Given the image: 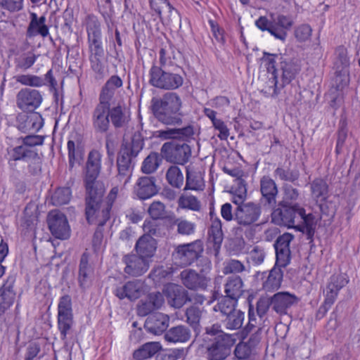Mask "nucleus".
I'll list each match as a JSON object with an SVG mask.
<instances>
[{
	"label": "nucleus",
	"mask_w": 360,
	"mask_h": 360,
	"mask_svg": "<svg viewBox=\"0 0 360 360\" xmlns=\"http://www.w3.org/2000/svg\"><path fill=\"white\" fill-rule=\"evenodd\" d=\"M169 227L170 229L175 227L176 234L183 237L193 235L196 230V224L194 222L183 217H176L175 216L169 218Z\"/></svg>",
	"instance_id": "nucleus-36"
},
{
	"label": "nucleus",
	"mask_w": 360,
	"mask_h": 360,
	"mask_svg": "<svg viewBox=\"0 0 360 360\" xmlns=\"http://www.w3.org/2000/svg\"><path fill=\"white\" fill-rule=\"evenodd\" d=\"M108 115L110 123L115 129L126 127L131 120L130 111L124 103L120 102L113 106L108 103Z\"/></svg>",
	"instance_id": "nucleus-22"
},
{
	"label": "nucleus",
	"mask_w": 360,
	"mask_h": 360,
	"mask_svg": "<svg viewBox=\"0 0 360 360\" xmlns=\"http://www.w3.org/2000/svg\"><path fill=\"white\" fill-rule=\"evenodd\" d=\"M261 202L264 207L273 210L276 205V197L278 193L277 185L269 176H264L260 179Z\"/></svg>",
	"instance_id": "nucleus-20"
},
{
	"label": "nucleus",
	"mask_w": 360,
	"mask_h": 360,
	"mask_svg": "<svg viewBox=\"0 0 360 360\" xmlns=\"http://www.w3.org/2000/svg\"><path fill=\"white\" fill-rule=\"evenodd\" d=\"M157 179L153 176H143L139 177L134 186L133 194L141 200H147L158 193L156 185Z\"/></svg>",
	"instance_id": "nucleus-19"
},
{
	"label": "nucleus",
	"mask_w": 360,
	"mask_h": 360,
	"mask_svg": "<svg viewBox=\"0 0 360 360\" xmlns=\"http://www.w3.org/2000/svg\"><path fill=\"white\" fill-rule=\"evenodd\" d=\"M162 17L163 18L160 20L166 25H174L180 24V15L178 11L171 4L163 11Z\"/></svg>",
	"instance_id": "nucleus-56"
},
{
	"label": "nucleus",
	"mask_w": 360,
	"mask_h": 360,
	"mask_svg": "<svg viewBox=\"0 0 360 360\" xmlns=\"http://www.w3.org/2000/svg\"><path fill=\"white\" fill-rule=\"evenodd\" d=\"M161 349L162 345L159 342H149L136 349L133 356L136 360H145L153 357Z\"/></svg>",
	"instance_id": "nucleus-43"
},
{
	"label": "nucleus",
	"mask_w": 360,
	"mask_h": 360,
	"mask_svg": "<svg viewBox=\"0 0 360 360\" xmlns=\"http://www.w3.org/2000/svg\"><path fill=\"white\" fill-rule=\"evenodd\" d=\"M186 322L195 330L199 329L202 309L199 306L191 305L186 310Z\"/></svg>",
	"instance_id": "nucleus-51"
},
{
	"label": "nucleus",
	"mask_w": 360,
	"mask_h": 360,
	"mask_svg": "<svg viewBox=\"0 0 360 360\" xmlns=\"http://www.w3.org/2000/svg\"><path fill=\"white\" fill-rule=\"evenodd\" d=\"M67 146L68 150L69 168L72 169L75 162L79 163L82 159V152L79 147L76 148L75 142L72 140L68 141Z\"/></svg>",
	"instance_id": "nucleus-61"
},
{
	"label": "nucleus",
	"mask_w": 360,
	"mask_h": 360,
	"mask_svg": "<svg viewBox=\"0 0 360 360\" xmlns=\"http://www.w3.org/2000/svg\"><path fill=\"white\" fill-rule=\"evenodd\" d=\"M89 253L84 252L79 260L78 282L80 288L83 289L91 285L94 276V267L89 262Z\"/></svg>",
	"instance_id": "nucleus-30"
},
{
	"label": "nucleus",
	"mask_w": 360,
	"mask_h": 360,
	"mask_svg": "<svg viewBox=\"0 0 360 360\" xmlns=\"http://www.w3.org/2000/svg\"><path fill=\"white\" fill-rule=\"evenodd\" d=\"M191 337V332L188 327L179 325L170 328L165 333L164 338L168 342L184 343L188 342Z\"/></svg>",
	"instance_id": "nucleus-38"
},
{
	"label": "nucleus",
	"mask_w": 360,
	"mask_h": 360,
	"mask_svg": "<svg viewBox=\"0 0 360 360\" xmlns=\"http://www.w3.org/2000/svg\"><path fill=\"white\" fill-rule=\"evenodd\" d=\"M143 283L139 280L127 282L124 285L115 290V295L120 300L127 298L130 301L139 298L143 293Z\"/></svg>",
	"instance_id": "nucleus-25"
},
{
	"label": "nucleus",
	"mask_w": 360,
	"mask_h": 360,
	"mask_svg": "<svg viewBox=\"0 0 360 360\" xmlns=\"http://www.w3.org/2000/svg\"><path fill=\"white\" fill-rule=\"evenodd\" d=\"M310 187L312 198L316 201H323L327 198L328 185L324 179L321 178L315 179L311 183Z\"/></svg>",
	"instance_id": "nucleus-46"
},
{
	"label": "nucleus",
	"mask_w": 360,
	"mask_h": 360,
	"mask_svg": "<svg viewBox=\"0 0 360 360\" xmlns=\"http://www.w3.org/2000/svg\"><path fill=\"white\" fill-rule=\"evenodd\" d=\"M156 240L150 236H142L137 240L135 249L139 255L145 257H150L155 253L157 248Z\"/></svg>",
	"instance_id": "nucleus-42"
},
{
	"label": "nucleus",
	"mask_w": 360,
	"mask_h": 360,
	"mask_svg": "<svg viewBox=\"0 0 360 360\" xmlns=\"http://www.w3.org/2000/svg\"><path fill=\"white\" fill-rule=\"evenodd\" d=\"M166 179L169 185L180 188L184 181V174L177 166H171L166 172Z\"/></svg>",
	"instance_id": "nucleus-49"
},
{
	"label": "nucleus",
	"mask_w": 360,
	"mask_h": 360,
	"mask_svg": "<svg viewBox=\"0 0 360 360\" xmlns=\"http://www.w3.org/2000/svg\"><path fill=\"white\" fill-rule=\"evenodd\" d=\"M118 193V188L114 187L110 191L108 195V200L105 201L104 194L102 196L101 202L98 207H95L96 210L92 216H89L86 212V202L85 201V215L89 224H96L100 226H103L110 219V212L112 203L115 200Z\"/></svg>",
	"instance_id": "nucleus-13"
},
{
	"label": "nucleus",
	"mask_w": 360,
	"mask_h": 360,
	"mask_svg": "<svg viewBox=\"0 0 360 360\" xmlns=\"http://www.w3.org/2000/svg\"><path fill=\"white\" fill-rule=\"evenodd\" d=\"M294 239V236L285 233L279 236L274 243L276 251V265L280 267H286L290 262V243Z\"/></svg>",
	"instance_id": "nucleus-18"
},
{
	"label": "nucleus",
	"mask_w": 360,
	"mask_h": 360,
	"mask_svg": "<svg viewBox=\"0 0 360 360\" xmlns=\"http://www.w3.org/2000/svg\"><path fill=\"white\" fill-rule=\"evenodd\" d=\"M101 169V154L96 150L89 152L86 163V171L84 176L85 188V200L86 212L89 216L95 212L101 202V198L105 193L103 182L98 179Z\"/></svg>",
	"instance_id": "nucleus-2"
},
{
	"label": "nucleus",
	"mask_w": 360,
	"mask_h": 360,
	"mask_svg": "<svg viewBox=\"0 0 360 360\" xmlns=\"http://www.w3.org/2000/svg\"><path fill=\"white\" fill-rule=\"evenodd\" d=\"M349 281V278L346 274H334L330 276L326 287L324 302L319 307L316 314L317 319H321L326 316L335 303L340 290L346 286Z\"/></svg>",
	"instance_id": "nucleus-7"
},
{
	"label": "nucleus",
	"mask_w": 360,
	"mask_h": 360,
	"mask_svg": "<svg viewBox=\"0 0 360 360\" xmlns=\"http://www.w3.org/2000/svg\"><path fill=\"white\" fill-rule=\"evenodd\" d=\"M164 303V297L160 292L150 293L145 300H141L137 307L138 315L146 316L159 309Z\"/></svg>",
	"instance_id": "nucleus-29"
},
{
	"label": "nucleus",
	"mask_w": 360,
	"mask_h": 360,
	"mask_svg": "<svg viewBox=\"0 0 360 360\" xmlns=\"http://www.w3.org/2000/svg\"><path fill=\"white\" fill-rule=\"evenodd\" d=\"M47 222L51 233L56 238L63 240L70 236V226L66 217L62 212L57 210L50 212Z\"/></svg>",
	"instance_id": "nucleus-17"
},
{
	"label": "nucleus",
	"mask_w": 360,
	"mask_h": 360,
	"mask_svg": "<svg viewBox=\"0 0 360 360\" xmlns=\"http://www.w3.org/2000/svg\"><path fill=\"white\" fill-rule=\"evenodd\" d=\"M283 272L281 267L275 266L269 272L266 280L263 283V288L266 291L277 290L281 284Z\"/></svg>",
	"instance_id": "nucleus-44"
},
{
	"label": "nucleus",
	"mask_w": 360,
	"mask_h": 360,
	"mask_svg": "<svg viewBox=\"0 0 360 360\" xmlns=\"http://www.w3.org/2000/svg\"><path fill=\"white\" fill-rule=\"evenodd\" d=\"M37 150L25 146H16L12 150L11 158L13 160H23L26 162L41 157Z\"/></svg>",
	"instance_id": "nucleus-45"
},
{
	"label": "nucleus",
	"mask_w": 360,
	"mask_h": 360,
	"mask_svg": "<svg viewBox=\"0 0 360 360\" xmlns=\"http://www.w3.org/2000/svg\"><path fill=\"white\" fill-rule=\"evenodd\" d=\"M316 226V222L315 221L314 216L311 213L307 214L305 210L304 209V214H302L301 217H298L297 224L295 228L306 234L307 240L312 241Z\"/></svg>",
	"instance_id": "nucleus-39"
},
{
	"label": "nucleus",
	"mask_w": 360,
	"mask_h": 360,
	"mask_svg": "<svg viewBox=\"0 0 360 360\" xmlns=\"http://www.w3.org/2000/svg\"><path fill=\"white\" fill-rule=\"evenodd\" d=\"M143 138L139 131H135L130 142L123 143L117 157V179L125 186L130 181L134 167V159L143 149Z\"/></svg>",
	"instance_id": "nucleus-4"
},
{
	"label": "nucleus",
	"mask_w": 360,
	"mask_h": 360,
	"mask_svg": "<svg viewBox=\"0 0 360 360\" xmlns=\"http://www.w3.org/2000/svg\"><path fill=\"white\" fill-rule=\"evenodd\" d=\"M168 302L175 308H181L188 302V291L178 285H170L165 291Z\"/></svg>",
	"instance_id": "nucleus-34"
},
{
	"label": "nucleus",
	"mask_w": 360,
	"mask_h": 360,
	"mask_svg": "<svg viewBox=\"0 0 360 360\" xmlns=\"http://www.w3.org/2000/svg\"><path fill=\"white\" fill-rule=\"evenodd\" d=\"M71 198V190L69 187L56 189L51 198L52 202L56 206H60L69 202Z\"/></svg>",
	"instance_id": "nucleus-54"
},
{
	"label": "nucleus",
	"mask_w": 360,
	"mask_h": 360,
	"mask_svg": "<svg viewBox=\"0 0 360 360\" xmlns=\"http://www.w3.org/2000/svg\"><path fill=\"white\" fill-rule=\"evenodd\" d=\"M41 93L34 89H22L16 95V105L21 110L34 112L42 102Z\"/></svg>",
	"instance_id": "nucleus-16"
},
{
	"label": "nucleus",
	"mask_w": 360,
	"mask_h": 360,
	"mask_svg": "<svg viewBox=\"0 0 360 360\" xmlns=\"http://www.w3.org/2000/svg\"><path fill=\"white\" fill-rule=\"evenodd\" d=\"M238 300L227 296L222 297L218 303L214 307L215 311H220L221 314L227 316L236 311Z\"/></svg>",
	"instance_id": "nucleus-50"
},
{
	"label": "nucleus",
	"mask_w": 360,
	"mask_h": 360,
	"mask_svg": "<svg viewBox=\"0 0 360 360\" xmlns=\"http://www.w3.org/2000/svg\"><path fill=\"white\" fill-rule=\"evenodd\" d=\"M271 298L272 309L280 315L286 314L288 309L296 302V297L287 292H277Z\"/></svg>",
	"instance_id": "nucleus-33"
},
{
	"label": "nucleus",
	"mask_w": 360,
	"mask_h": 360,
	"mask_svg": "<svg viewBox=\"0 0 360 360\" xmlns=\"http://www.w3.org/2000/svg\"><path fill=\"white\" fill-rule=\"evenodd\" d=\"M151 110L155 119L170 126H180L183 121L182 101L175 92H167L161 98H153Z\"/></svg>",
	"instance_id": "nucleus-3"
},
{
	"label": "nucleus",
	"mask_w": 360,
	"mask_h": 360,
	"mask_svg": "<svg viewBox=\"0 0 360 360\" xmlns=\"http://www.w3.org/2000/svg\"><path fill=\"white\" fill-rule=\"evenodd\" d=\"M173 53L172 48L169 46L162 47L160 50V65H158V68H160L161 69H167V68H172L174 66L176 65L174 64L171 58V54Z\"/></svg>",
	"instance_id": "nucleus-55"
},
{
	"label": "nucleus",
	"mask_w": 360,
	"mask_h": 360,
	"mask_svg": "<svg viewBox=\"0 0 360 360\" xmlns=\"http://www.w3.org/2000/svg\"><path fill=\"white\" fill-rule=\"evenodd\" d=\"M245 270V265L238 259H231L224 263L223 273L226 275L239 274Z\"/></svg>",
	"instance_id": "nucleus-59"
},
{
	"label": "nucleus",
	"mask_w": 360,
	"mask_h": 360,
	"mask_svg": "<svg viewBox=\"0 0 360 360\" xmlns=\"http://www.w3.org/2000/svg\"><path fill=\"white\" fill-rule=\"evenodd\" d=\"M18 128L23 133L37 132L43 127V118L38 112L21 115L18 117Z\"/></svg>",
	"instance_id": "nucleus-27"
},
{
	"label": "nucleus",
	"mask_w": 360,
	"mask_h": 360,
	"mask_svg": "<svg viewBox=\"0 0 360 360\" xmlns=\"http://www.w3.org/2000/svg\"><path fill=\"white\" fill-rule=\"evenodd\" d=\"M169 319L167 315L160 312L150 314L145 321L144 327L149 333L160 335L166 332L169 326Z\"/></svg>",
	"instance_id": "nucleus-26"
},
{
	"label": "nucleus",
	"mask_w": 360,
	"mask_h": 360,
	"mask_svg": "<svg viewBox=\"0 0 360 360\" xmlns=\"http://www.w3.org/2000/svg\"><path fill=\"white\" fill-rule=\"evenodd\" d=\"M205 187L203 174L191 167L186 168V186L184 190L202 191Z\"/></svg>",
	"instance_id": "nucleus-40"
},
{
	"label": "nucleus",
	"mask_w": 360,
	"mask_h": 360,
	"mask_svg": "<svg viewBox=\"0 0 360 360\" xmlns=\"http://www.w3.org/2000/svg\"><path fill=\"white\" fill-rule=\"evenodd\" d=\"M15 283V276L9 275L0 286V315L4 314L15 302L16 297Z\"/></svg>",
	"instance_id": "nucleus-21"
},
{
	"label": "nucleus",
	"mask_w": 360,
	"mask_h": 360,
	"mask_svg": "<svg viewBox=\"0 0 360 360\" xmlns=\"http://www.w3.org/2000/svg\"><path fill=\"white\" fill-rule=\"evenodd\" d=\"M235 338L231 335H222L215 338L206 347L207 360H225L231 352Z\"/></svg>",
	"instance_id": "nucleus-11"
},
{
	"label": "nucleus",
	"mask_w": 360,
	"mask_h": 360,
	"mask_svg": "<svg viewBox=\"0 0 360 360\" xmlns=\"http://www.w3.org/2000/svg\"><path fill=\"white\" fill-rule=\"evenodd\" d=\"M233 202L238 205L234 210V220L240 226L248 227L256 223L261 214L262 207L259 203L253 202H244L235 197Z\"/></svg>",
	"instance_id": "nucleus-9"
},
{
	"label": "nucleus",
	"mask_w": 360,
	"mask_h": 360,
	"mask_svg": "<svg viewBox=\"0 0 360 360\" xmlns=\"http://www.w3.org/2000/svg\"><path fill=\"white\" fill-rule=\"evenodd\" d=\"M223 239L221 221L217 217L212 221V224L208 230V242L212 244L210 249L215 257H218L219 255Z\"/></svg>",
	"instance_id": "nucleus-31"
},
{
	"label": "nucleus",
	"mask_w": 360,
	"mask_h": 360,
	"mask_svg": "<svg viewBox=\"0 0 360 360\" xmlns=\"http://www.w3.org/2000/svg\"><path fill=\"white\" fill-rule=\"evenodd\" d=\"M184 74V70L179 65L161 69L153 63L149 70V84L160 89L174 90L183 85Z\"/></svg>",
	"instance_id": "nucleus-5"
},
{
	"label": "nucleus",
	"mask_w": 360,
	"mask_h": 360,
	"mask_svg": "<svg viewBox=\"0 0 360 360\" xmlns=\"http://www.w3.org/2000/svg\"><path fill=\"white\" fill-rule=\"evenodd\" d=\"M126 266L124 272L132 276H139L146 273L149 268L147 259L140 255H126L122 258Z\"/></svg>",
	"instance_id": "nucleus-23"
},
{
	"label": "nucleus",
	"mask_w": 360,
	"mask_h": 360,
	"mask_svg": "<svg viewBox=\"0 0 360 360\" xmlns=\"http://www.w3.org/2000/svg\"><path fill=\"white\" fill-rule=\"evenodd\" d=\"M204 251L201 240L178 245L174 250L172 257L178 265L186 267L191 266L199 259Z\"/></svg>",
	"instance_id": "nucleus-8"
},
{
	"label": "nucleus",
	"mask_w": 360,
	"mask_h": 360,
	"mask_svg": "<svg viewBox=\"0 0 360 360\" xmlns=\"http://www.w3.org/2000/svg\"><path fill=\"white\" fill-rule=\"evenodd\" d=\"M38 55L33 51H27L22 53L15 60V67L21 70H26L30 68L36 62Z\"/></svg>",
	"instance_id": "nucleus-53"
},
{
	"label": "nucleus",
	"mask_w": 360,
	"mask_h": 360,
	"mask_svg": "<svg viewBox=\"0 0 360 360\" xmlns=\"http://www.w3.org/2000/svg\"><path fill=\"white\" fill-rule=\"evenodd\" d=\"M274 176L282 181L294 182L298 179L300 174L297 170L278 167L274 171Z\"/></svg>",
	"instance_id": "nucleus-57"
},
{
	"label": "nucleus",
	"mask_w": 360,
	"mask_h": 360,
	"mask_svg": "<svg viewBox=\"0 0 360 360\" xmlns=\"http://www.w3.org/2000/svg\"><path fill=\"white\" fill-rule=\"evenodd\" d=\"M177 203L179 207L193 212L200 211L202 207L200 200L193 195H181L179 198Z\"/></svg>",
	"instance_id": "nucleus-47"
},
{
	"label": "nucleus",
	"mask_w": 360,
	"mask_h": 360,
	"mask_svg": "<svg viewBox=\"0 0 360 360\" xmlns=\"http://www.w3.org/2000/svg\"><path fill=\"white\" fill-rule=\"evenodd\" d=\"M266 253L264 249L260 246H255L248 253V258L255 265H259L264 262Z\"/></svg>",
	"instance_id": "nucleus-63"
},
{
	"label": "nucleus",
	"mask_w": 360,
	"mask_h": 360,
	"mask_svg": "<svg viewBox=\"0 0 360 360\" xmlns=\"http://www.w3.org/2000/svg\"><path fill=\"white\" fill-rule=\"evenodd\" d=\"M271 17V34L276 39L284 41L292 25L293 21L290 16L279 14L275 15L273 13L270 14Z\"/></svg>",
	"instance_id": "nucleus-24"
},
{
	"label": "nucleus",
	"mask_w": 360,
	"mask_h": 360,
	"mask_svg": "<svg viewBox=\"0 0 360 360\" xmlns=\"http://www.w3.org/2000/svg\"><path fill=\"white\" fill-rule=\"evenodd\" d=\"M160 160L157 153H150L143 160L141 166L143 173L150 174L155 172L160 165Z\"/></svg>",
	"instance_id": "nucleus-52"
},
{
	"label": "nucleus",
	"mask_w": 360,
	"mask_h": 360,
	"mask_svg": "<svg viewBox=\"0 0 360 360\" xmlns=\"http://www.w3.org/2000/svg\"><path fill=\"white\" fill-rule=\"evenodd\" d=\"M272 210V221L276 224L288 227L295 228L298 217L304 214V208L297 204L291 206L283 205L281 207L274 208Z\"/></svg>",
	"instance_id": "nucleus-14"
},
{
	"label": "nucleus",
	"mask_w": 360,
	"mask_h": 360,
	"mask_svg": "<svg viewBox=\"0 0 360 360\" xmlns=\"http://www.w3.org/2000/svg\"><path fill=\"white\" fill-rule=\"evenodd\" d=\"M194 136V129L192 125H188L182 128H171L156 131V136L163 139H179L183 141H188Z\"/></svg>",
	"instance_id": "nucleus-28"
},
{
	"label": "nucleus",
	"mask_w": 360,
	"mask_h": 360,
	"mask_svg": "<svg viewBox=\"0 0 360 360\" xmlns=\"http://www.w3.org/2000/svg\"><path fill=\"white\" fill-rule=\"evenodd\" d=\"M46 20L44 15L39 18L37 13H30V21L26 31V37L27 38H32L37 35L42 37H47L49 31L48 26L46 25Z\"/></svg>",
	"instance_id": "nucleus-32"
},
{
	"label": "nucleus",
	"mask_w": 360,
	"mask_h": 360,
	"mask_svg": "<svg viewBox=\"0 0 360 360\" xmlns=\"http://www.w3.org/2000/svg\"><path fill=\"white\" fill-rule=\"evenodd\" d=\"M186 354L184 349H174L160 353L156 360H177L184 358Z\"/></svg>",
	"instance_id": "nucleus-64"
},
{
	"label": "nucleus",
	"mask_w": 360,
	"mask_h": 360,
	"mask_svg": "<svg viewBox=\"0 0 360 360\" xmlns=\"http://www.w3.org/2000/svg\"><path fill=\"white\" fill-rule=\"evenodd\" d=\"M204 261L205 268L201 270V273H198L193 269H186L181 271L179 278L182 285L188 290H205L207 288L210 278L202 273L210 270L211 262L208 259Z\"/></svg>",
	"instance_id": "nucleus-10"
},
{
	"label": "nucleus",
	"mask_w": 360,
	"mask_h": 360,
	"mask_svg": "<svg viewBox=\"0 0 360 360\" xmlns=\"http://www.w3.org/2000/svg\"><path fill=\"white\" fill-rule=\"evenodd\" d=\"M262 60L272 77L269 82L274 88L272 96L279 94L281 88L290 84L301 71V60L288 54L263 53Z\"/></svg>",
	"instance_id": "nucleus-1"
},
{
	"label": "nucleus",
	"mask_w": 360,
	"mask_h": 360,
	"mask_svg": "<svg viewBox=\"0 0 360 360\" xmlns=\"http://www.w3.org/2000/svg\"><path fill=\"white\" fill-rule=\"evenodd\" d=\"M91 124L96 134H105L107 154L109 156L113 155L116 141L112 133L109 132L110 123L108 115V103L98 101L91 113Z\"/></svg>",
	"instance_id": "nucleus-6"
},
{
	"label": "nucleus",
	"mask_w": 360,
	"mask_h": 360,
	"mask_svg": "<svg viewBox=\"0 0 360 360\" xmlns=\"http://www.w3.org/2000/svg\"><path fill=\"white\" fill-rule=\"evenodd\" d=\"M143 229L145 232L143 236H150L153 238V236H160L162 234V226L160 223L153 219L151 220H145Z\"/></svg>",
	"instance_id": "nucleus-58"
},
{
	"label": "nucleus",
	"mask_w": 360,
	"mask_h": 360,
	"mask_svg": "<svg viewBox=\"0 0 360 360\" xmlns=\"http://www.w3.org/2000/svg\"><path fill=\"white\" fill-rule=\"evenodd\" d=\"M245 314L240 310H236L227 315L223 320L226 328L229 330H238L243 326Z\"/></svg>",
	"instance_id": "nucleus-48"
},
{
	"label": "nucleus",
	"mask_w": 360,
	"mask_h": 360,
	"mask_svg": "<svg viewBox=\"0 0 360 360\" xmlns=\"http://www.w3.org/2000/svg\"><path fill=\"white\" fill-rule=\"evenodd\" d=\"M163 158L169 162L184 165L191 156V147L186 143H177L175 141L165 143L161 148Z\"/></svg>",
	"instance_id": "nucleus-12"
},
{
	"label": "nucleus",
	"mask_w": 360,
	"mask_h": 360,
	"mask_svg": "<svg viewBox=\"0 0 360 360\" xmlns=\"http://www.w3.org/2000/svg\"><path fill=\"white\" fill-rule=\"evenodd\" d=\"M349 84V74L347 70L337 69L332 79L330 95H333L332 102L335 103L340 95L342 89Z\"/></svg>",
	"instance_id": "nucleus-37"
},
{
	"label": "nucleus",
	"mask_w": 360,
	"mask_h": 360,
	"mask_svg": "<svg viewBox=\"0 0 360 360\" xmlns=\"http://www.w3.org/2000/svg\"><path fill=\"white\" fill-rule=\"evenodd\" d=\"M148 212L154 220L163 219L166 214L165 205L160 201H154L150 205Z\"/></svg>",
	"instance_id": "nucleus-60"
},
{
	"label": "nucleus",
	"mask_w": 360,
	"mask_h": 360,
	"mask_svg": "<svg viewBox=\"0 0 360 360\" xmlns=\"http://www.w3.org/2000/svg\"><path fill=\"white\" fill-rule=\"evenodd\" d=\"M72 324V301L70 297L65 295L60 297L58 305V327L61 340H65L66 339Z\"/></svg>",
	"instance_id": "nucleus-15"
},
{
	"label": "nucleus",
	"mask_w": 360,
	"mask_h": 360,
	"mask_svg": "<svg viewBox=\"0 0 360 360\" xmlns=\"http://www.w3.org/2000/svg\"><path fill=\"white\" fill-rule=\"evenodd\" d=\"M243 287V281L239 276H229L224 284L225 296L238 300L244 292Z\"/></svg>",
	"instance_id": "nucleus-41"
},
{
	"label": "nucleus",
	"mask_w": 360,
	"mask_h": 360,
	"mask_svg": "<svg viewBox=\"0 0 360 360\" xmlns=\"http://www.w3.org/2000/svg\"><path fill=\"white\" fill-rule=\"evenodd\" d=\"M123 85L122 79L117 75L111 76L102 86L98 101L106 103H110L114 98L115 91Z\"/></svg>",
	"instance_id": "nucleus-35"
},
{
	"label": "nucleus",
	"mask_w": 360,
	"mask_h": 360,
	"mask_svg": "<svg viewBox=\"0 0 360 360\" xmlns=\"http://www.w3.org/2000/svg\"><path fill=\"white\" fill-rule=\"evenodd\" d=\"M15 80L26 86H41L44 84L43 80L38 76L30 75H20L15 77Z\"/></svg>",
	"instance_id": "nucleus-62"
}]
</instances>
